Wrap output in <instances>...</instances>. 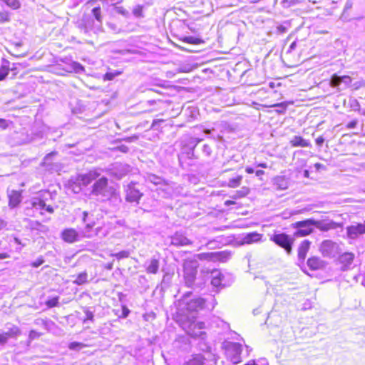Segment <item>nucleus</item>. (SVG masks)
<instances>
[{"mask_svg": "<svg viewBox=\"0 0 365 365\" xmlns=\"http://www.w3.org/2000/svg\"><path fill=\"white\" fill-rule=\"evenodd\" d=\"M324 138H323V136H319L318 137L317 139H316V143L318 146L321 147L322 146L324 142Z\"/></svg>", "mask_w": 365, "mask_h": 365, "instance_id": "774afa93", "label": "nucleus"}, {"mask_svg": "<svg viewBox=\"0 0 365 365\" xmlns=\"http://www.w3.org/2000/svg\"><path fill=\"white\" fill-rule=\"evenodd\" d=\"M69 68L76 73H81L85 71L84 67L81 63L75 61L69 65Z\"/></svg>", "mask_w": 365, "mask_h": 365, "instance_id": "c85d7f7f", "label": "nucleus"}, {"mask_svg": "<svg viewBox=\"0 0 365 365\" xmlns=\"http://www.w3.org/2000/svg\"><path fill=\"white\" fill-rule=\"evenodd\" d=\"M21 334V329L17 326L12 325L7 331L0 333V344L4 345L9 339H16Z\"/></svg>", "mask_w": 365, "mask_h": 365, "instance_id": "4468645a", "label": "nucleus"}, {"mask_svg": "<svg viewBox=\"0 0 365 365\" xmlns=\"http://www.w3.org/2000/svg\"><path fill=\"white\" fill-rule=\"evenodd\" d=\"M10 21L9 14L6 11H0V23L9 22Z\"/></svg>", "mask_w": 365, "mask_h": 365, "instance_id": "49530a36", "label": "nucleus"}, {"mask_svg": "<svg viewBox=\"0 0 365 365\" xmlns=\"http://www.w3.org/2000/svg\"><path fill=\"white\" fill-rule=\"evenodd\" d=\"M94 24V20L91 16H83L78 23V28L82 34L86 36H91L92 33L96 34L101 27L100 25L96 27Z\"/></svg>", "mask_w": 365, "mask_h": 365, "instance_id": "6e6552de", "label": "nucleus"}, {"mask_svg": "<svg viewBox=\"0 0 365 365\" xmlns=\"http://www.w3.org/2000/svg\"><path fill=\"white\" fill-rule=\"evenodd\" d=\"M41 334L36 331L35 330H31L29 335V340L31 341L36 339H38L41 336Z\"/></svg>", "mask_w": 365, "mask_h": 365, "instance_id": "3c124183", "label": "nucleus"}, {"mask_svg": "<svg viewBox=\"0 0 365 365\" xmlns=\"http://www.w3.org/2000/svg\"><path fill=\"white\" fill-rule=\"evenodd\" d=\"M319 251L324 257L333 258L341 252V248L336 242L325 240L321 243Z\"/></svg>", "mask_w": 365, "mask_h": 365, "instance_id": "39448f33", "label": "nucleus"}, {"mask_svg": "<svg viewBox=\"0 0 365 365\" xmlns=\"http://www.w3.org/2000/svg\"><path fill=\"white\" fill-rule=\"evenodd\" d=\"M205 358L201 354H192L183 365H205Z\"/></svg>", "mask_w": 365, "mask_h": 365, "instance_id": "412c9836", "label": "nucleus"}, {"mask_svg": "<svg viewBox=\"0 0 365 365\" xmlns=\"http://www.w3.org/2000/svg\"><path fill=\"white\" fill-rule=\"evenodd\" d=\"M8 121L5 119L0 118V128L6 129L8 127Z\"/></svg>", "mask_w": 365, "mask_h": 365, "instance_id": "0e129e2a", "label": "nucleus"}, {"mask_svg": "<svg viewBox=\"0 0 365 365\" xmlns=\"http://www.w3.org/2000/svg\"><path fill=\"white\" fill-rule=\"evenodd\" d=\"M242 180V176L241 175H237L236 178L230 179L228 186L232 188L237 187L240 185Z\"/></svg>", "mask_w": 365, "mask_h": 365, "instance_id": "473e14b6", "label": "nucleus"}, {"mask_svg": "<svg viewBox=\"0 0 365 365\" xmlns=\"http://www.w3.org/2000/svg\"><path fill=\"white\" fill-rule=\"evenodd\" d=\"M289 27L290 24L288 22H284L283 24H280L277 26V32L278 34H284L287 32Z\"/></svg>", "mask_w": 365, "mask_h": 365, "instance_id": "ea45409f", "label": "nucleus"}, {"mask_svg": "<svg viewBox=\"0 0 365 365\" xmlns=\"http://www.w3.org/2000/svg\"><path fill=\"white\" fill-rule=\"evenodd\" d=\"M181 326L190 336L193 338H200L202 339H205L206 333L203 331L205 328L204 322L190 319L187 322H183Z\"/></svg>", "mask_w": 365, "mask_h": 365, "instance_id": "20e7f679", "label": "nucleus"}, {"mask_svg": "<svg viewBox=\"0 0 365 365\" xmlns=\"http://www.w3.org/2000/svg\"><path fill=\"white\" fill-rule=\"evenodd\" d=\"M115 11L118 14H121L125 17H128L129 15V12L123 6H117L115 8Z\"/></svg>", "mask_w": 365, "mask_h": 365, "instance_id": "864d4df0", "label": "nucleus"}, {"mask_svg": "<svg viewBox=\"0 0 365 365\" xmlns=\"http://www.w3.org/2000/svg\"><path fill=\"white\" fill-rule=\"evenodd\" d=\"M117 150L122 152V153H126L128 152L129 150V148L128 146L125 145H120L119 146L117 147Z\"/></svg>", "mask_w": 365, "mask_h": 365, "instance_id": "e2e57ef3", "label": "nucleus"}, {"mask_svg": "<svg viewBox=\"0 0 365 365\" xmlns=\"http://www.w3.org/2000/svg\"><path fill=\"white\" fill-rule=\"evenodd\" d=\"M281 4H282L283 7L288 8L290 7L292 5L295 4L294 0H282Z\"/></svg>", "mask_w": 365, "mask_h": 365, "instance_id": "bf43d9fd", "label": "nucleus"}, {"mask_svg": "<svg viewBox=\"0 0 365 365\" xmlns=\"http://www.w3.org/2000/svg\"><path fill=\"white\" fill-rule=\"evenodd\" d=\"M107 26L109 28V29L114 33H119L120 31V29H119L118 26L115 23L108 22Z\"/></svg>", "mask_w": 365, "mask_h": 365, "instance_id": "603ef678", "label": "nucleus"}, {"mask_svg": "<svg viewBox=\"0 0 365 365\" xmlns=\"http://www.w3.org/2000/svg\"><path fill=\"white\" fill-rule=\"evenodd\" d=\"M164 120L162 119H156L153 121L151 128L153 129L157 130L158 128L160 126V123H163Z\"/></svg>", "mask_w": 365, "mask_h": 365, "instance_id": "680f3d73", "label": "nucleus"}, {"mask_svg": "<svg viewBox=\"0 0 365 365\" xmlns=\"http://www.w3.org/2000/svg\"><path fill=\"white\" fill-rule=\"evenodd\" d=\"M9 74V68L6 66H2L0 67V81H3Z\"/></svg>", "mask_w": 365, "mask_h": 365, "instance_id": "a18cd8bd", "label": "nucleus"}, {"mask_svg": "<svg viewBox=\"0 0 365 365\" xmlns=\"http://www.w3.org/2000/svg\"><path fill=\"white\" fill-rule=\"evenodd\" d=\"M354 279L356 282H361V284L365 287V276L364 274H359L356 275Z\"/></svg>", "mask_w": 365, "mask_h": 365, "instance_id": "4d7b16f0", "label": "nucleus"}, {"mask_svg": "<svg viewBox=\"0 0 365 365\" xmlns=\"http://www.w3.org/2000/svg\"><path fill=\"white\" fill-rule=\"evenodd\" d=\"M44 262V259L43 258V257H38L36 260H35L34 262H33L31 265L33 267H38L39 266H41L43 263Z\"/></svg>", "mask_w": 365, "mask_h": 365, "instance_id": "6e6d98bb", "label": "nucleus"}, {"mask_svg": "<svg viewBox=\"0 0 365 365\" xmlns=\"http://www.w3.org/2000/svg\"><path fill=\"white\" fill-rule=\"evenodd\" d=\"M182 187L174 182L165 181L161 187L157 188L158 194L164 198H170L180 194Z\"/></svg>", "mask_w": 365, "mask_h": 365, "instance_id": "0eeeda50", "label": "nucleus"}, {"mask_svg": "<svg viewBox=\"0 0 365 365\" xmlns=\"http://www.w3.org/2000/svg\"><path fill=\"white\" fill-rule=\"evenodd\" d=\"M346 235L349 239L356 240L365 234V221L346 227Z\"/></svg>", "mask_w": 365, "mask_h": 365, "instance_id": "ddd939ff", "label": "nucleus"}, {"mask_svg": "<svg viewBox=\"0 0 365 365\" xmlns=\"http://www.w3.org/2000/svg\"><path fill=\"white\" fill-rule=\"evenodd\" d=\"M211 284L215 287H224V275L219 271H214L211 274Z\"/></svg>", "mask_w": 365, "mask_h": 365, "instance_id": "6ab92c4d", "label": "nucleus"}, {"mask_svg": "<svg viewBox=\"0 0 365 365\" xmlns=\"http://www.w3.org/2000/svg\"><path fill=\"white\" fill-rule=\"evenodd\" d=\"M133 14L136 18H143V6L141 5H137L133 9Z\"/></svg>", "mask_w": 365, "mask_h": 365, "instance_id": "e433bc0d", "label": "nucleus"}, {"mask_svg": "<svg viewBox=\"0 0 365 365\" xmlns=\"http://www.w3.org/2000/svg\"><path fill=\"white\" fill-rule=\"evenodd\" d=\"M146 272L149 274H156L159 269V260L157 259H151L150 262H147Z\"/></svg>", "mask_w": 365, "mask_h": 365, "instance_id": "b1692460", "label": "nucleus"}, {"mask_svg": "<svg viewBox=\"0 0 365 365\" xmlns=\"http://www.w3.org/2000/svg\"><path fill=\"white\" fill-rule=\"evenodd\" d=\"M62 239L68 243H73L81 240L83 237H89L88 235H81L76 230L70 228L66 229L62 232Z\"/></svg>", "mask_w": 365, "mask_h": 365, "instance_id": "2eb2a0df", "label": "nucleus"}, {"mask_svg": "<svg viewBox=\"0 0 365 365\" xmlns=\"http://www.w3.org/2000/svg\"><path fill=\"white\" fill-rule=\"evenodd\" d=\"M309 221H313L312 219H308L304 221H299L294 223V227L297 228V232H295L296 235L298 236H307L312 232L313 229L312 226H314V223L309 222Z\"/></svg>", "mask_w": 365, "mask_h": 365, "instance_id": "f8f14e48", "label": "nucleus"}, {"mask_svg": "<svg viewBox=\"0 0 365 365\" xmlns=\"http://www.w3.org/2000/svg\"><path fill=\"white\" fill-rule=\"evenodd\" d=\"M290 144L292 147H309L310 143L304 139L301 136L295 135L292 138V139L290 140Z\"/></svg>", "mask_w": 365, "mask_h": 365, "instance_id": "5701e85b", "label": "nucleus"}, {"mask_svg": "<svg viewBox=\"0 0 365 365\" xmlns=\"http://www.w3.org/2000/svg\"><path fill=\"white\" fill-rule=\"evenodd\" d=\"M101 175V172L98 169L89 170L86 173L78 174L72 176L68 181L67 187L73 193L78 194L82 191L83 187L90 185L93 180H96Z\"/></svg>", "mask_w": 365, "mask_h": 365, "instance_id": "f03ea898", "label": "nucleus"}, {"mask_svg": "<svg viewBox=\"0 0 365 365\" xmlns=\"http://www.w3.org/2000/svg\"><path fill=\"white\" fill-rule=\"evenodd\" d=\"M272 107L277 108L276 110L279 113H283L287 108V106L284 103L274 104Z\"/></svg>", "mask_w": 365, "mask_h": 365, "instance_id": "09e8293b", "label": "nucleus"}, {"mask_svg": "<svg viewBox=\"0 0 365 365\" xmlns=\"http://www.w3.org/2000/svg\"><path fill=\"white\" fill-rule=\"evenodd\" d=\"M210 255L213 257L214 259L219 260L220 262H226L230 258V252L227 251L212 252Z\"/></svg>", "mask_w": 365, "mask_h": 365, "instance_id": "393cba45", "label": "nucleus"}, {"mask_svg": "<svg viewBox=\"0 0 365 365\" xmlns=\"http://www.w3.org/2000/svg\"><path fill=\"white\" fill-rule=\"evenodd\" d=\"M310 245H311V242L307 240H304L300 243V245L298 247L299 260H300L302 262L304 261L307 254L309 250Z\"/></svg>", "mask_w": 365, "mask_h": 365, "instance_id": "aec40b11", "label": "nucleus"}, {"mask_svg": "<svg viewBox=\"0 0 365 365\" xmlns=\"http://www.w3.org/2000/svg\"><path fill=\"white\" fill-rule=\"evenodd\" d=\"M88 274L86 272H83L78 274L73 283L78 285H82L87 282Z\"/></svg>", "mask_w": 365, "mask_h": 365, "instance_id": "c756f323", "label": "nucleus"}, {"mask_svg": "<svg viewBox=\"0 0 365 365\" xmlns=\"http://www.w3.org/2000/svg\"><path fill=\"white\" fill-rule=\"evenodd\" d=\"M92 14L96 21L99 23L101 26L102 22V16H101V9L100 6L95 7L92 9Z\"/></svg>", "mask_w": 365, "mask_h": 365, "instance_id": "c9c22d12", "label": "nucleus"}, {"mask_svg": "<svg viewBox=\"0 0 365 365\" xmlns=\"http://www.w3.org/2000/svg\"><path fill=\"white\" fill-rule=\"evenodd\" d=\"M146 180L147 182L153 183L158 187H161V185L165 182L164 179L154 174L148 175Z\"/></svg>", "mask_w": 365, "mask_h": 365, "instance_id": "cd10ccee", "label": "nucleus"}, {"mask_svg": "<svg viewBox=\"0 0 365 365\" xmlns=\"http://www.w3.org/2000/svg\"><path fill=\"white\" fill-rule=\"evenodd\" d=\"M52 322L51 321H47V320H44V319H40V320H38L36 323L37 324H41L43 326H44L45 327H47L48 324L49 323H51Z\"/></svg>", "mask_w": 365, "mask_h": 365, "instance_id": "69168bd1", "label": "nucleus"}, {"mask_svg": "<svg viewBox=\"0 0 365 365\" xmlns=\"http://www.w3.org/2000/svg\"><path fill=\"white\" fill-rule=\"evenodd\" d=\"M84 313L86 314V319L83 320V322L86 323L87 321H93L94 315L92 311H91L88 308L84 309Z\"/></svg>", "mask_w": 365, "mask_h": 365, "instance_id": "c03bdc74", "label": "nucleus"}, {"mask_svg": "<svg viewBox=\"0 0 365 365\" xmlns=\"http://www.w3.org/2000/svg\"><path fill=\"white\" fill-rule=\"evenodd\" d=\"M184 279L186 285L189 287L195 286L200 287V284L195 283L197 274V265L194 262H185L183 264Z\"/></svg>", "mask_w": 365, "mask_h": 365, "instance_id": "423d86ee", "label": "nucleus"}, {"mask_svg": "<svg viewBox=\"0 0 365 365\" xmlns=\"http://www.w3.org/2000/svg\"><path fill=\"white\" fill-rule=\"evenodd\" d=\"M93 182H94L90 188L89 195L91 197H95L101 201L113 200L120 202L118 192L114 187L108 185V180L106 177L101 175Z\"/></svg>", "mask_w": 365, "mask_h": 365, "instance_id": "f257e3e1", "label": "nucleus"}, {"mask_svg": "<svg viewBox=\"0 0 365 365\" xmlns=\"http://www.w3.org/2000/svg\"><path fill=\"white\" fill-rule=\"evenodd\" d=\"M340 81L341 84H344L345 87L349 86L351 83V78L349 76H340Z\"/></svg>", "mask_w": 365, "mask_h": 365, "instance_id": "de8ad7c7", "label": "nucleus"}, {"mask_svg": "<svg viewBox=\"0 0 365 365\" xmlns=\"http://www.w3.org/2000/svg\"><path fill=\"white\" fill-rule=\"evenodd\" d=\"M5 3L9 7L13 9H17L20 7L21 3L19 0H0Z\"/></svg>", "mask_w": 365, "mask_h": 365, "instance_id": "f704fd0d", "label": "nucleus"}, {"mask_svg": "<svg viewBox=\"0 0 365 365\" xmlns=\"http://www.w3.org/2000/svg\"><path fill=\"white\" fill-rule=\"evenodd\" d=\"M192 293H185L180 301V307L182 311L189 313L197 312L205 308V300L200 297L191 298Z\"/></svg>", "mask_w": 365, "mask_h": 365, "instance_id": "7ed1b4c3", "label": "nucleus"}, {"mask_svg": "<svg viewBox=\"0 0 365 365\" xmlns=\"http://www.w3.org/2000/svg\"><path fill=\"white\" fill-rule=\"evenodd\" d=\"M130 255V252L128 250H123L118 253H112L110 256L115 257L118 259L128 258Z\"/></svg>", "mask_w": 365, "mask_h": 365, "instance_id": "58836bf2", "label": "nucleus"}, {"mask_svg": "<svg viewBox=\"0 0 365 365\" xmlns=\"http://www.w3.org/2000/svg\"><path fill=\"white\" fill-rule=\"evenodd\" d=\"M58 299H59L58 297H53L51 299H48L45 302V304H46V305L48 307L52 308V307L58 306Z\"/></svg>", "mask_w": 365, "mask_h": 365, "instance_id": "a19ab883", "label": "nucleus"}, {"mask_svg": "<svg viewBox=\"0 0 365 365\" xmlns=\"http://www.w3.org/2000/svg\"><path fill=\"white\" fill-rule=\"evenodd\" d=\"M262 235L257 232H250L245 235L242 238L243 244H251L261 240Z\"/></svg>", "mask_w": 365, "mask_h": 365, "instance_id": "4be33fe9", "label": "nucleus"}, {"mask_svg": "<svg viewBox=\"0 0 365 365\" xmlns=\"http://www.w3.org/2000/svg\"><path fill=\"white\" fill-rule=\"evenodd\" d=\"M85 346L86 345L84 344L76 341L71 342L68 345V348L71 350H80Z\"/></svg>", "mask_w": 365, "mask_h": 365, "instance_id": "79ce46f5", "label": "nucleus"}, {"mask_svg": "<svg viewBox=\"0 0 365 365\" xmlns=\"http://www.w3.org/2000/svg\"><path fill=\"white\" fill-rule=\"evenodd\" d=\"M118 73H112V72H107L103 77V79L105 81H111L113 80L115 76H116Z\"/></svg>", "mask_w": 365, "mask_h": 365, "instance_id": "13d9d810", "label": "nucleus"}, {"mask_svg": "<svg viewBox=\"0 0 365 365\" xmlns=\"http://www.w3.org/2000/svg\"><path fill=\"white\" fill-rule=\"evenodd\" d=\"M138 139V136L137 135H133L132 136L126 137L122 139V140L127 143L135 142Z\"/></svg>", "mask_w": 365, "mask_h": 365, "instance_id": "052dcab7", "label": "nucleus"}, {"mask_svg": "<svg viewBox=\"0 0 365 365\" xmlns=\"http://www.w3.org/2000/svg\"><path fill=\"white\" fill-rule=\"evenodd\" d=\"M340 76L334 74L330 80V85L331 87H339L341 85Z\"/></svg>", "mask_w": 365, "mask_h": 365, "instance_id": "4c0bfd02", "label": "nucleus"}, {"mask_svg": "<svg viewBox=\"0 0 365 365\" xmlns=\"http://www.w3.org/2000/svg\"><path fill=\"white\" fill-rule=\"evenodd\" d=\"M248 192L249 189L247 187H243L241 190L237 191L235 195L233 196L232 197L235 199L241 198L246 196L248 194Z\"/></svg>", "mask_w": 365, "mask_h": 365, "instance_id": "37998d69", "label": "nucleus"}, {"mask_svg": "<svg viewBox=\"0 0 365 365\" xmlns=\"http://www.w3.org/2000/svg\"><path fill=\"white\" fill-rule=\"evenodd\" d=\"M125 200L129 202L139 203V200L143 196V193L136 187V183H129L125 189Z\"/></svg>", "mask_w": 365, "mask_h": 365, "instance_id": "9b49d317", "label": "nucleus"}, {"mask_svg": "<svg viewBox=\"0 0 365 365\" xmlns=\"http://www.w3.org/2000/svg\"><path fill=\"white\" fill-rule=\"evenodd\" d=\"M310 223H314V226L316 227L318 230L324 232H327L330 230L336 229L340 226V224L336 223L334 221H317L313 220V221H309Z\"/></svg>", "mask_w": 365, "mask_h": 365, "instance_id": "dca6fc26", "label": "nucleus"}, {"mask_svg": "<svg viewBox=\"0 0 365 365\" xmlns=\"http://www.w3.org/2000/svg\"><path fill=\"white\" fill-rule=\"evenodd\" d=\"M56 152H51L46 155L43 159V163H46L47 161H48L53 155H56Z\"/></svg>", "mask_w": 365, "mask_h": 365, "instance_id": "338daca9", "label": "nucleus"}, {"mask_svg": "<svg viewBox=\"0 0 365 365\" xmlns=\"http://www.w3.org/2000/svg\"><path fill=\"white\" fill-rule=\"evenodd\" d=\"M355 255L352 252H344L339 257V262L341 264V269L346 270L350 269L354 262Z\"/></svg>", "mask_w": 365, "mask_h": 365, "instance_id": "f3484780", "label": "nucleus"}, {"mask_svg": "<svg viewBox=\"0 0 365 365\" xmlns=\"http://www.w3.org/2000/svg\"><path fill=\"white\" fill-rule=\"evenodd\" d=\"M171 244L177 247L187 246L190 245L192 244V241L184 234L177 232L171 237Z\"/></svg>", "mask_w": 365, "mask_h": 365, "instance_id": "a211bd4d", "label": "nucleus"}, {"mask_svg": "<svg viewBox=\"0 0 365 365\" xmlns=\"http://www.w3.org/2000/svg\"><path fill=\"white\" fill-rule=\"evenodd\" d=\"M272 240L278 246L284 248L288 254H290L292 248V239L285 233L274 234L272 237Z\"/></svg>", "mask_w": 365, "mask_h": 365, "instance_id": "1a4fd4ad", "label": "nucleus"}, {"mask_svg": "<svg viewBox=\"0 0 365 365\" xmlns=\"http://www.w3.org/2000/svg\"><path fill=\"white\" fill-rule=\"evenodd\" d=\"M274 182L279 189L284 190L287 188V182L284 177H277L274 179Z\"/></svg>", "mask_w": 365, "mask_h": 365, "instance_id": "7c9ffc66", "label": "nucleus"}, {"mask_svg": "<svg viewBox=\"0 0 365 365\" xmlns=\"http://www.w3.org/2000/svg\"><path fill=\"white\" fill-rule=\"evenodd\" d=\"M202 153L203 154L205 155V156H210L211 153H212V148L211 147L207 145V144H205L203 146H202Z\"/></svg>", "mask_w": 365, "mask_h": 365, "instance_id": "5fc2aeb1", "label": "nucleus"}, {"mask_svg": "<svg viewBox=\"0 0 365 365\" xmlns=\"http://www.w3.org/2000/svg\"><path fill=\"white\" fill-rule=\"evenodd\" d=\"M202 140L196 138H190L189 140V144L192 146V155H193V149L197 146V145L201 142Z\"/></svg>", "mask_w": 365, "mask_h": 365, "instance_id": "8fccbe9b", "label": "nucleus"}, {"mask_svg": "<svg viewBox=\"0 0 365 365\" xmlns=\"http://www.w3.org/2000/svg\"><path fill=\"white\" fill-rule=\"evenodd\" d=\"M32 205L36 209L43 210L46 207V202L41 198H34L32 202Z\"/></svg>", "mask_w": 365, "mask_h": 365, "instance_id": "72a5a7b5", "label": "nucleus"}, {"mask_svg": "<svg viewBox=\"0 0 365 365\" xmlns=\"http://www.w3.org/2000/svg\"><path fill=\"white\" fill-rule=\"evenodd\" d=\"M9 206L14 207L18 205L21 202V195L17 191H12L9 195Z\"/></svg>", "mask_w": 365, "mask_h": 365, "instance_id": "bb28decb", "label": "nucleus"}, {"mask_svg": "<svg viewBox=\"0 0 365 365\" xmlns=\"http://www.w3.org/2000/svg\"><path fill=\"white\" fill-rule=\"evenodd\" d=\"M307 265L312 270H317L322 267V261L317 257H312L307 260Z\"/></svg>", "mask_w": 365, "mask_h": 365, "instance_id": "a878e982", "label": "nucleus"}, {"mask_svg": "<svg viewBox=\"0 0 365 365\" xmlns=\"http://www.w3.org/2000/svg\"><path fill=\"white\" fill-rule=\"evenodd\" d=\"M182 41L195 45H198L203 42L200 38L194 36H185L182 38Z\"/></svg>", "mask_w": 365, "mask_h": 365, "instance_id": "2f4dec72", "label": "nucleus"}, {"mask_svg": "<svg viewBox=\"0 0 365 365\" xmlns=\"http://www.w3.org/2000/svg\"><path fill=\"white\" fill-rule=\"evenodd\" d=\"M108 171L111 176L117 180H120L130 172V167L127 164L115 163L110 165Z\"/></svg>", "mask_w": 365, "mask_h": 365, "instance_id": "9d476101", "label": "nucleus"}]
</instances>
